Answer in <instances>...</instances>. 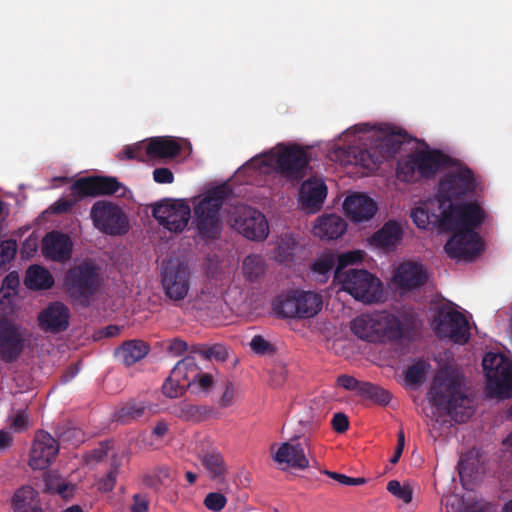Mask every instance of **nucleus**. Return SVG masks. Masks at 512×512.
<instances>
[{
  "label": "nucleus",
  "mask_w": 512,
  "mask_h": 512,
  "mask_svg": "<svg viewBox=\"0 0 512 512\" xmlns=\"http://www.w3.org/2000/svg\"><path fill=\"white\" fill-rule=\"evenodd\" d=\"M168 350L173 355H180L186 350V343L182 340L175 339L169 344Z\"/></svg>",
  "instance_id": "obj_58"
},
{
  "label": "nucleus",
  "mask_w": 512,
  "mask_h": 512,
  "mask_svg": "<svg viewBox=\"0 0 512 512\" xmlns=\"http://www.w3.org/2000/svg\"><path fill=\"white\" fill-rule=\"evenodd\" d=\"M73 201L60 199L52 206L55 212H65L69 210L74 203L83 197L97 196L103 194H116L124 197L127 190L115 178L110 177H87L77 180L71 186Z\"/></svg>",
  "instance_id": "obj_12"
},
{
  "label": "nucleus",
  "mask_w": 512,
  "mask_h": 512,
  "mask_svg": "<svg viewBox=\"0 0 512 512\" xmlns=\"http://www.w3.org/2000/svg\"><path fill=\"white\" fill-rule=\"evenodd\" d=\"M402 144V136L388 125L357 124L329 144L327 157L341 166H355L362 174L379 169Z\"/></svg>",
  "instance_id": "obj_1"
},
{
  "label": "nucleus",
  "mask_w": 512,
  "mask_h": 512,
  "mask_svg": "<svg viewBox=\"0 0 512 512\" xmlns=\"http://www.w3.org/2000/svg\"><path fill=\"white\" fill-rule=\"evenodd\" d=\"M271 457L281 470H305L310 466L307 440L293 438L275 443L270 448Z\"/></svg>",
  "instance_id": "obj_16"
},
{
  "label": "nucleus",
  "mask_w": 512,
  "mask_h": 512,
  "mask_svg": "<svg viewBox=\"0 0 512 512\" xmlns=\"http://www.w3.org/2000/svg\"><path fill=\"white\" fill-rule=\"evenodd\" d=\"M241 269L246 280L255 281L264 275L266 263L260 255H248L244 258Z\"/></svg>",
  "instance_id": "obj_36"
},
{
  "label": "nucleus",
  "mask_w": 512,
  "mask_h": 512,
  "mask_svg": "<svg viewBox=\"0 0 512 512\" xmlns=\"http://www.w3.org/2000/svg\"><path fill=\"white\" fill-rule=\"evenodd\" d=\"M322 297L311 291L292 290L280 295L273 303L276 314L285 318L308 319L322 309Z\"/></svg>",
  "instance_id": "obj_10"
},
{
  "label": "nucleus",
  "mask_w": 512,
  "mask_h": 512,
  "mask_svg": "<svg viewBox=\"0 0 512 512\" xmlns=\"http://www.w3.org/2000/svg\"><path fill=\"white\" fill-rule=\"evenodd\" d=\"M364 256L365 252L363 250L340 253L338 265L334 272V283L340 290L347 292L355 300L365 304L379 303L384 299L382 281L367 270H346L348 266L360 264Z\"/></svg>",
  "instance_id": "obj_5"
},
{
  "label": "nucleus",
  "mask_w": 512,
  "mask_h": 512,
  "mask_svg": "<svg viewBox=\"0 0 512 512\" xmlns=\"http://www.w3.org/2000/svg\"><path fill=\"white\" fill-rule=\"evenodd\" d=\"M22 349V333L9 322H0V355L5 360L14 359Z\"/></svg>",
  "instance_id": "obj_30"
},
{
  "label": "nucleus",
  "mask_w": 512,
  "mask_h": 512,
  "mask_svg": "<svg viewBox=\"0 0 512 512\" xmlns=\"http://www.w3.org/2000/svg\"><path fill=\"white\" fill-rule=\"evenodd\" d=\"M149 152L150 149H148V140H144L123 148V150L119 153V158L150 162L152 161V158L149 157Z\"/></svg>",
  "instance_id": "obj_40"
},
{
  "label": "nucleus",
  "mask_w": 512,
  "mask_h": 512,
  "mask_svg": "<svg viewBox=\"0 0 512 512\" xmlns=\"http://www.w3.org/2000/svg\"><path fill=\"white\" fill-rule=\"evenodd\" d=\"M404 445H405V438H404V434L403 432H400L399 435H398V445L396 447V450H395V453L393 455V457L391 458V463L395 464L398 462L402 452H403V449H404Z\"/></svg>",
  "instance_id": "obj_59"
},
{
  "label": "nucleus",
  "mask_w": 512,
  "mask_h": 512,
  "mask_svg": "<svg viewBox=\"0 0 512 512\" xmlns=\"http://www.w3.org/2000/svg\"><path fill=\"white\" fill-rule=\"evenodd\" d=\"M46 488L49 491L56 492L63 498H70L75 490L74 485L65 482L56 474H49L45 479Z\"/></svg>",
  "instance_id": "obj_41"
},
{
  "label": "nucleus",
  "mask_w": 512,
  "mask_h": 512,
  "mask_svg": "<svg viewBox=\"0 0 512 512\" xmlns=\"http://www.w3.org/2000/svg\"><path fill=\"white\" fill-rule=\"evenodd\" d=\"M205 358L217 362H223L228 358V348L221 344H215L203 351Z\"/></svg>",
  "instance_id": "obj_45"
},
{
  "label": "nucleus",
  "mask_w": 512,
  "mask_h": 512,
  "mask_svg": "<svg viewBox=\"0 0 512 512\" xmlns=\"http://www.w3.org/2000/svg\"><path fill=\"white\" fill-rule=\"evenodd\" d=\"M153 179L160 184H170L173 182L174 176L168 168H157L153 171Z\"/></svg>",
  "instance_id": "obj_52"
},
{
  "label": "nucleus",
  "mask_w": 512,
  "mask_h": 512,
  "mask_svg": "<svg viewBox=\"0 0 512 512\" xmlns=\"http://www.w3.org/2000/svg\"><path fill=\"white\" fill-rule=\"evenodd\" d=\"M491 397H512V357L503 353H487L482 361Z\"/></svg>",
  "instance_id": "obj_9"
},
{
  "label": "nucleus",
  "mask_w": 512,
  "mask_h": 512,
  "mask_svg": "<svg viewBox=\"0 0 512 512\" xmlns=\"http://www.w3.org/2000/svg\"><path fill=\"white\" fill-rule=\"evenodd\" d=\"M11 506L14 512H44L40 507L38 492L29 485L22 486L14 492Z\"/></svg>",
  "instance_id": "obj_31"
},
{
  "label": "nucleus",
  "mask_w": 512,
  "mask_h": 512,
  "mask_svg": "<svg viewBox=\"0 0 512 512\" xmlns=\"http://www.w3.org/2000/svg\"><path fill=\"white\" fill-rule=\"evenodd\" d=\"M39 237L31 234L23 243L21 254L26 257H32L38 249Z\"/></svg>",
  "instance_id": "obj_50"
},
{
  "label": "nucleus",
  "mask_w": 512,
  "mask_h": 512,
  "mask_svg": "<svg viewBox=\"0 0 512 512\" xmlns=\"http://www.w3.org/2000/svg\"><path fill=\"white\" fill-rule=\"evenodd\" d=\"M69 311L61 303H53L38 315V323L41 329L47 332H59L69 325Z\"/></svg>",
  "instance_id": "obj_26"
},
{
  "label": "nucleus",
  "mask_w": 512,
  "mask_h": 512,
  "mask_svg": "<svg viewBox=\"0 0 512 512\" xmlns=\"http://www.w3.org/2000/svg\"><path fill=\"white\" fill-rule=\"evenodd\" d=\"M183 147H190V143L184 139L172 137H154L148 140L149 157L152 161L173 158L177 156Z\"/></svg>",
  "instance_id": "obj_29"
},
{
  "label": "nucleus",
  "mask_w": 512,
  "mask_h": 512,
  "mask_svg": "<svg viewBox=\"0 0 512 512\" xmlns=\"http://www.w3.org/2000/svg\"><path fill=\"white\" fill-rule=\"evenodd\" d=\"M332 251H324L319 254L311 264L313 276L320 282H325L335 267L338 265V256Z\"/></svg>",
  "instance_id": "obj_32"
},
{
  "label": "nucleus",
  "mask_w": 512,
  "mask_h": 512,
  "mask_svg": "<svg viewBox=\"0 0 512 512\" xmlns=\"http://www.w3.org/2000/svg\"><path fill=\"white\" fill-rule=\"evenodd\" d=\"M337 383L340 387H343L346 390H356L358 388L357 380L351 376H340Z\"/></svg>",
  "instance_id": "obj_55"
},
{
  "label": "nucleus",
  "mask_w": 512,
  "mask_h": 512,
  "mask_svg": "<svg viewBox=\"0 0 512 512\" xmlns=\"http://www.w3.org/2000/svg\"><path fill=\"white\" fill-rule=\"evenodd\" d=\"M403 239V224L396 220H389L367 238V245L376 250L390 252L396 249Z\"/></svg>",
  "instance_id": "obj_24"
},
{
  "label": "nucleus",
  "mask_w": 512,
  "mask_h": 512,
  "mask_svg": "<svg viewBox=\"0 0 512 512\" xmlns=\"http://www.w3.org/2000/svg\"><path fill=\"white\" fill-rule=\"evenodd\" d=\"M62 512H84V510L79 505H72L62 510Z\"/></svg>",
  "instance_id": "obj_63"
},
{
  "label": "nucleus",
  "mask_w": 512,
  "mask_h": 512,
  "mask_svg": "<svg viewBox=\"0 0 512 512\" xmlns=\"http://www.w3.org/2000/svg\"><path fill=\"white\" fill-rule=\"evenodd\" d=\"M226 497L221 493H209L204 500L207 509L218 512L221 511L226 505Z\"/></svg>",
  "instance_id": "obj_46"
},
{
  "label": "nucleus",
  "mask_w": 512,
  "mask_h": 512,
  "mask_svg": "<svg viewBox=\"0 0 512 512\" xmlns=\"http://www.w3.org/2000/svg\"><path fill=\"white\" fill-rule=\"evenodd\" d=\"M332 425L335 431L342 433L348 429L349 422L344 414L338 413L334 415Z\"/></svg>",
  "instance_id": "obj_54"
},
{
  "label": "nucleus",
  "mask_w": 512,
  "mask_h": 512,
  "mask_svg": "<svg viewBox=\"0 0 512 512\" xmlns=\"http://www.w3.org/2000/svg\"><path fill=\"white\" fill-rule=\"evenodd\" d=\"M201 463L212 480L218 482L224 480L227 468L219 452L212 451L204 454Z\"/></svg>",
  "instance_id": "obj_35"
},
{
  "label": "nucleus",
  "mask_w": 512,
  "mask_h": 512,
  "mask_svg": "<svg viewBox=\"0 0 512 512\" xmlns=\"http://www.w3.org/2000/svg\"><path fill=\"white\" fill-rule=\"evenodd\" d=\"M414 490L415 484L411 481L390 480L387 483V491L405 504L411 503Z\"/></svg>",
  "instance_id": "obj_38"
},
{
  "label": "nucleus",
  "mask_w": 512,
  "mask_h": 512,
  "mask_svg": "<svg viewBox=\"0 0 512 512\" xmlns=\"http://www.w3.org/2000/svg\"><path fill=\"white\" fill-rule=\"evenodd\" d=\"M425 372V363H417L407 370L406 378L411 383H417L423 378Z\"/></svg>",
  "instance_id": "obj_51"
},
{
  "label": "nucleus",
  "mask_w": 512,
  "mask_h": 512,
  "mask_svg": "<svg viewBox=\"0 0 512 512\" xmlns=\"http://www.w3.org/2000/svg\"><path fill=\"white\" fill-rule=\"evenodd\" d=\"M506 449L512 450V432L503 440Z\"/></svg>",
  "instance_id": "obj_64"
},
{
  "label": "nucleus",
  "mask_w": 512,
  "mask_h": 512,
  "mask_svg": "<svg viewBox=\"0 0 512 512\" xmlns=\"http://www.w3.org/2000/svg\"><path fill=\"white\" fill-rule=\"evenodd\" d=\"M423 411L437 421L445 414H450L456 421H464L471 415V400L462 391L459 373L445 369L436 375L428 393V405Z\"/></svg>",
  "instance_id": "obj_3"
},
{
  "label": "nucleus",
  "mask_w": 512,
  "mask_h": 512,
  "mask_svg": "<svg viewBox=\"0 0 512 512\" xmlns=\"http://www.w3.org/2000/svg\"><path fill=\"white\" fill-rule=\"evenodd\" d=\"M161 284L165 295L172 301L187 297L191 287V269L188 263L170 259L162 264Z\"/></svg>",
  "instance_id": "obj_14"
},
{
  "label": "nucleus",
  "mask_w": 512,
  "mask_h": 512,
  "mask_svg": "<svg viewBox=\"0 0 512 512\" xmlns=\"http://www.w3.org/2000/svg\"><path fill=\"white\" fill-rule=\"evenodd\" d=\"M12 443V436L7 431H0V451L10 446Z\"/></svg>",
  "instance_id": "obj_60"
},
{
  "label": "nucleus",
  "mask_w": 512,
  "mask_h": 512,
  "mask_svg": "<svg viewBox=\"0 0 512 512\" xmlns=\"http://www.w3.org/2000/svg\"><path fill=\"white\" fill-rule=\"evenodd\" d=\"M17 251L15 240H6L0 243V267L5 266L14 259Z\"/></svg>",
  "instance_id": "obj_44"
},
{
  "label": "nucleus",
  "mask_w": 512,
  "mask_h": 512,
  "mask_svg": "<svg viewBox=\"0 0 512 512\" xmlns=\"http://www.w3.org/2000/svg\"><path fill=\"white\" fill-rule=\"evenodd\" d=\"M327 196V187L323 179L313 177L302 183L298 203L307 213L317 212L323 205Z\"/></svg>",
  "instance_id": "obj_25"
},
{
  "label": "nucleus",
  "mask_w": 512,
  "mask_h": 512,
  "mask_svg": "<svg viewBox=\"0 0 512 512\" xmlns=\"http://www.w3.org/2000/svg\"><path fill=\"white\" fill-rule=\"evenodd\" d=\"M237 391L232 384L227 383L219 400V405L222 408L230 407L234 404Z\"/></svg>",
  "instance_id": "obj_49"
},
{
  "label": "nucleus",
  "mask_w": 512,
  "mask_h": 512,
  "mask_svg": "<svg viewBox=\"0 0 512 512\" xmlns=\"http://www.w3.org/2000/svg\"><path fill=\"white\" fill-rule=\"evenodd\" d=\"M228 222L232 228L250 240L262 241L269 234V224L265 215L249 206L235 207Z\"/></svg>",
  "instance_id": "obj_15"
},
{
  "label": "nucleus",
  "mask_w": 512,
  "mask_h": 512,
  "mask_svg": "<svg viewBox=\"0 0 512 512\" xmlns=\"http://www.w3.org/2000/svg\"><path fill=\"white\" fill-rule=\"evenodd\" d=\"M119 333V328L116 326H109L105 329V336L113 337Z\"/></svg>",
  "instance_id": "obj_62"
},
{
  "label": "nucleus",
  "mask_w": 512,
  "mask_h": 512,
  "mask_svg": "<svg viewBox=\"0 0 512 512\" xmlns=\"http://www.w3.org/2000/svg\"><path fill=\"white\" fill-rule=\"evenodd\" d=\"M342 208L344 215L356 224L372 220L379 209L377 201L363 192L348 194L343 201Z\"/></svg>",
  "instance_id": "obj_20"
},
{
  "label": "nucleus",
  "mask_w": 512,
  "mask_h": 512,
  "mask_svg": "<svg viewBox=\"0 0 512 512\" xmlns=\"http://www.w3.org/2000/svg\"><path fill=\"white\" fill-rule=\"evenodd\" d=\"M115 483V474L114 472H110L105 479H102L98 483V488L101 491L108 492L111 491L114 487Z\"/></svg>",
  "instance_id": "obj_57"
},
{
  "label": "nucleus",
  "mask_w": 512,
  "mask_h": 512,
  "mask_svg": "<svg viewBox=\"0 0 512 512\" xmlns=\"http://www.w3.org/2000/svg\"><path fill=\"white\" fill-rule=\"evenodd\" d=\"M168 431V425L165 422H159L153 428V434L157 437H163Z\"/></svg>",
  "instance_id": "obj_61"
},
{
  "label": "nucleus",
  "mask_w": 512,
  "mask_h": 512,
  "mask_svg": "<svg viewBox=\"0 0 512 512\" xmlns=\"http://www.w3.org/2000/svg\"><path fill=\"white\" fill-rule=\"evenodd\" d=\"M452 165L460 164L438 151L424 149L402 159L398 163L396 175L400 181L409 183L420 177H430L437 171L446 175Z\"/></svg>",
  "instance_id": "obj_8"
},
{
  "label": "nucleus",
  "mask_w": 512,
  "mask_h": 512,
  "mask_svg": "<svg viewBox=\"0 0 512 512\" xmlns=\"http://www.w3.org/2000/svg\"><path fill=\"white\" fill-rule=\"evenodd\" d=\"M310 160L308 147L296 143H279L269 152L255 156L238 171L249 176L280 175L288 179L302 176Z\"/></svg>",
  "instance_id": "obj_4"
},
{
  "label": "nucleus",
  "mask_w": 512,
  "mask_h": 512,
  "mask_svg": "<svg viewBox=\"0 0 512 512\" xmlns=\"http://www.w3.org/2000/svg\"><path fill=\"white\" fill-rule=\"evenodd\" d=\"M98 284V270L90 263L71 269L65 279V285L73 297H86Z\"/></svg>",
  "instance_id": "obj_21"
},
{
  "label": "nucleus",
  "mask_w": 512,
  "mask_h": 512,
  "mask_svg": "<svg viewBox=\"0 0 512 512\" xmlns=\"http://www.w3.org/2000/svg\"><path fill=\"white\" fill-rule=\"evenodd\" d=\"M427 279V270L420 262L402 260L394 263L388 284L400 295H404L423 286Z\"/></svg>",
  "instance_id": "obj_18"
},
{
  "label": "nucleus",
  "mask_w": 512,
  "mask_h": 512,
  "mask_svg": "<svg viewBox=\"0 0 512 512\" xmlns=\"http://www.w3.org/2000/svg\"><path fill=\"white\" fill-rule=\"evenodd\" d=\"M441 505L446 512H465L466 510L459 496L455 494L442 497Z\"/></svg>",
  "instance_id": "obj_47"
},
{
  "label": "nucleus",
  "mask_w": 512,
  "mask_h": 512,
  "mask_svg": "<svg viewBox=\"0 0 512 512\" xmlns=\"http://www.w3.org/2000/svg\"><path fill=\"white\" fill-rule=\"evenodd\" d=\"M431 327L438 337L454 343L464 344L469 339L468 320L453 304H443L433 310Z\"/></svg>",
  "instance_id": "obj_11"
},
{
  "label": "nucleus",
  "mask_w": 512,
  "mask_h": 512,
  "mask_svg": "<svg viewBox=\"0 0 512 512\" xmlns=\"http://www.w3.org/2000/svg\"><path fill=\"white\" fill-rule=\"evenodd\" d=\"M476 188L472 172L462 165H452L443 175L437 195L414 203L410 210L413 224L420 230L446 231L459 224L456 215L466 207Z\"/></svg>",
  "instance_id": "obj_2"
},
{
  "label": "nucleus",
  "mask_w": 512,
  "mask_h": 512,
  "mask_svg": "<svg viewBox=\"0 0 512 512\" xmlns=\"http://www.w3.org/2000/svg\"><path fill=\"white\" fill-rule=\"evenodd\" d=\"M298 241L293 235H287L281 238L278 244V250L283 257L289 256L297 247Z\"/></svg>",
  "instance_id": "obj_48"
},
{
  "label": "nucleus",
  "mask_w": 512,
  "mask_h": 512,
  "mask_svg": "<svg viewBox=\"0 0 512 512\" xmlns=\"http://www.w3.org/2000/svg\"><path fill=\"white\" fill-rule=\"evenodd\" d=\"M346 230V221L337 214L319 216L312 226L313 235L323 240L338 239L344 235Z\"/></svg>",
  "instance_id": "obj_27"
},
{
  "label": "nucleus",
  "mask_w": 512,
  "mask_h": 512,
  "mask_svg": "<svg viewBox=\"0 0 512 512\" xmlns=\"http://www.w3.org/2000/svg\"><path fill=\"white\" fill-rule=\"evenodd\" d=\"M53 284V276L47 269L41 266H31L26 272L25 285L29 289H49L50 287H52Z\"/></svg>",
  "instance_id": "obj_34"
},
{
  "label": "nucleus",
  "mask_w": 512,
  "mask_h": 512,
  "mask_svg": "<svg viewBox=\"0 0 512 512\" xmlns=\"http://www.w3.org/2000/svg\"><path fill=\"white\" fill-rule=\"evenodd\" d=\"M19 284L17 272H11L5 277L0 288V310L5 311L10 307L13 297L17 295Z\"/></svg>",
  "instance_id": "obj_37"
},
{
  "label": "nucleus",
  "mask_w": 512,
  "mask_h": 512,
  "mask_svg": "<svg viewBox=\"0 0 512 512\" xmlns=\"http://www.w3.org/2000/svg\"><path fill=\"white\" fill-rule=\"evenodd\" d=\"M184 374L188 388L194 393H208L215 384L213 374L202 371L192 358H185L176 364L175 375Z\"/></svg>",
  "instance_id": "obj_23"
},
{
  "label": "nucleus",
  "mask_w": 512,
  "mask_h": 512,
  "mask_svg": "<svg viewBox=\"0 0 512 512\" xmlns=\"http://www.w3.org/2000/svg\"><path fill=\"white\" fill-rule=\"evenodd\" d=\"M406 327L404 315L387 311L361 314L350 323L351 332L357 338L373 343L398 339Z\"/></svg>",
  "instance_id": "obj_7"
},
{
  "label": "nucleus",
  "mask_w": 512,
  "mask_h": 512,
  "mask_svg": "<svg viewBox=\"0 0 512 512\" xmlns=\"http://www.w3.org/2000/svg\"><path fill=\"white\" fill-rule=\"evenodd\" d=\"M328 475L343 485L355 486L366 482L364 478H352L336 472H328Z\"/></svg>",
  "instance_id": "obj_53"
},
{
  "label": "nucleus",
  "mask_w": 512,
  "mask_h": 512,
  "mask_svg": "<svg viewBox=\"0 0 512 512\" xmlns=\"http://www.w3.org/2000/svg\"><path fill=\"white\" fill-rule=\"evenodd\" d=\"M148 509L147 500L139 495H135L133 498V504L131 505L132 512H146Z\"/></svg>",
  "instance_id": "obj_56"
},
{
  "label": "nucleus",
  "mask_w": 512,
  "mask_h": 512,
  "mask_svg": "<svg viewBox=\"0 0 512 512\" xmlns=\"http://www.w3.org/2000/svg\"><path fill=\"white\" fill-rule=\"evenodd\" d=\"M153 214L158 222L169 231L181 232L188 225L191 208L184 199L171 200L156 206Z\"/></svg>",
  "instance_id": "obj_19"
},
{
  "label": "nucleus",
  "mask_w": 512,
  "mask_h": 512,
  "mask_svg": "<svg viewBox=\"0 0 512 512\" xmlns=\"http://www.w3.org/2000/svg\"><path fill=\"white\" fill-rule=\"evenodd\" d=\"M456 215L459 224L447 229L452 236L445 245L446 253L457 261H472L484 251V243L474 228L485 219V212L471 198Z\"/></svg>",
  "instance_id": "obj_6"
},
{
  "label": "nucleus",
  "mask_w": 512,
  "mask_h": 512,
  "mask_svg": "<svg viewBox=\"0 0 512 512\" xmlns=\"http://www.w3.org/2000/svg\"><path fill=\"white\" fill-rule=\"evenodd\" d=\"M250 349L258 355H268L272 354L275 350L273 344H271L268 340H266L261 335H255L250 343Z\"/></svg>",
  "instance_id": "obj_43"
},
{
  "label": "nucleus",
  "mask_w": 512,
  "mask_h": 512,
  "mask_svg": "<svg viewBox=\"0 0 512 512\" xmlns=\"http://www.w3.org/2000/svg\"><path fill=\"white\" fill-rule=\"evenodd\" d=\"M42 252L45 257L62 262L70 258L72 242L65 234L51 232L42 241Z\"/></svg>",
  "instance_id": "obj_28"
},
{
  "label": "nucleus",
  "mask_w": 512,
  "mask_h": 512,
  "mask_svg": "<svg viewBox=\"0 0 512 512\" xmlns=\"http://www.w3.org/2000/svg\"><path fill=\"white\" fill-rule=\"evenodd\" d=\"M148 353V346L138 340H131L119 347L116 357L126 365H132L141 360Z\"/></svg>",
  "instance_id": "obj_33"
},
{
  "label": "nucleus",
  "mask_w": 512,
  "mask_h": 512,
  "mask_svg": "<svg viewBox=\"0 0 512 512\" xmlns=\"http://www.w3.org/2000/svg\"><path fill=\"white\" fill-rule=\"evenodd\" d=\"M222 198L223 190L216 188L195 197L192 201L196 226L203 237H215L220 231L219 209Z\"/></svg>",
  "instance_id": "obj_13"
},
{
  "label": "nucleus",
  "mask_w": 512,
  "mask_h": 512,
  "mask_svg": "<svg viewBox=\"0 0 512 512\" xmlns=\"http://www.w3.org/2000/svg\"><path fill=\"white\" fill-rule=\"evenodd\" d=\"M176 365L171 371V374L164 382L162 389L163 393L170 398H176L184 392L185 388L188 387V382L184 378V374L180 373L175 375Z\"/></svg>",
  "instance_id": "obj_39"
},
{
  "label": "nucleus",
  "mask_w": 512,
  "mask_h": 512,
  "mask_svg": "<svg viewBox=\"0 0 512 512\" xmlns=\"http://www.w3.org/2000/svg\"><path fill=\"white\" fill-rule=\"evenodd\" d=\"M58 452L56 440L46 432H38L32 443L28 464L33 470H44L52 464Z\"/></svg>",
  "instance_id": "obj_22"
},
{
  "label": "nucleus",
  "mask_w": 512,
  "mask_h": 512,
  "mask_svg": "<svg viewBox=\"0 0 512 512\" xmlns=\"http://www.w3.org/2000/svg\"><path fill=\"white\" fill-rule=\"evenodd\" d=\"M90 217L96 229L109 235H122L129 229L126 214L118 205L109 201L95 202Z\"/></svg>",
  "instance_id": "obj_17"
},
{
  "label": "nucleus",
  "mask_w": 512,
  "mask_h": 512,
  "mask_svg": "<svg viewBox=\"0 0 512 512\" xmlns=\"http://www.w3.org/2000/svg\"><path fill=\"white\" fill-rule=\"evenodd\" d=\"M10 428L15 432H22L30 425V419L26 410H15L8 418Z\"/></svg>",
  "instance_id": "obj_42"
}]
</instances>
